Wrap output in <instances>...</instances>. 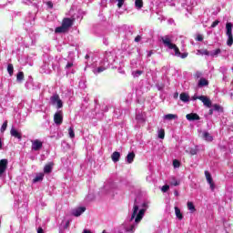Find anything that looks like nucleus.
Returning <instances> with one entry per match:
<instances>
[{
	"label": "nucleus",
	"instance_id": "dca6fc26",
	"mask_svg": "<svg viewBox=\"0 0 233 233\" xmlns=\"http://www.w3.org/2000/svg\"><path fill=\"white\" fill-rule=\"evenodd\" d=\"M139 210V206L135 205L133 207V213L131 215L130 221H133L136 218V216H137V211Z\"/></svg>",
	"mask_w": 233,
	"mask_h": 233
},
{
	"label": "nucleus",
	"instance_id": "49530a36",
	"mask_svg": "<svg viewBox=\"0 0 233 233\" xmlns=\"http://www.w3.org/2000/svg\"><path fill=\"white\" fill-rule=\"evenodd\" d=\"M46 5L49 8H54V4L52 2L49 1L46 3Z\"/></svg>",
	"mask_w": 233,
	"mask_h": 233
},
{
	"label": "nucleus",
	"instance_id": "4468645a",
	"mask_svg": "<svg viewBox=\"0 0 233 233\" xmlns=\"http://www.w3.org/2000/svg\"><path fill=\"white\" fill-rule=\"evenodd\" d=\"M134 159H136V153H134V151H132L127 154V161L130 165V164L134 163Z\"/></svg>",
	"mask_w": 233,
	"mask_h": 233
},
{
	"label": "nucleus",
	"instance_id": "a19ab883",
	"mask_svg": "<svg viewBox=\"0 0 233 233\" xmlns=\"http://www.w3.org/2000/svg\"><path fill=\"white\" fill-rule=\"evenodd\" d=\"M105 70H106V67L99 66V67L97 68V73H98V74H101V72H105Z\"/></svg>",
	"mask_w": 233,
	"mask_h": 233
},
{
	"label": "nucleus",
	"instance_id": "09e8293b",
	"mask_svg": "<svg viewBox=\"0 0 233 233\" xmlns=\"http://www.w3.org/2000/svg\"><path fill=\"white\" fill-rule=\"evenodd\" d=\"M72 66H74L73 63H67L66 66V68H72Z\"/></svg>",
	"mask_w": 233,
	"mask_h": 233
},
{
	"label": "nucleus",
	"instance_id": "5701e85b",
	"mask_svg": "<svg viewBox=\"0 0 233 233\" xmlns=\"http://www.w3.org/2000/svg\"><path fill=\"white\" fill-rule=\"evenodd\" d=\"M164 119H167L168 121H172V119H177V115L167 114V115H165Z\"/></svg>",
	"mask_w": 233,
	"mask_h": 233
},
{
	"label": "nucleus",
	"instance_id": "4be33fe9",
	"mask_svg": "<svg viewBox=\"0 0 233 233\" xmlns=\"http://www.w3.org/2000/svg\"><path fill=\"white\" fill-rule=\"evenodd\" d=\"M213 108L216 112H220L221 114H223V112H225V109H223V106H221L218 104H214Z\"/></svg>",
	"mask_w": 233,
	"mask_h": 233
},
{
	"label": "nucleus",
	"instance_id": "2f4dec72",
	"mask_svg": "<svg viewBox=\"0 0 233 233\" xmlns=\"http://www.w3.org/2000/svg\"><path fill=\"white\" fill-rule=\"evenodd\" d=\"M158 138L159 139H165V129H160L158 131Z\"/></svg>",
	"mask_w": 233,
	"mask_h": 233
},
{
	"label": "nucleus",
	"instance_id": "7c9ffc66",
	"mask_svg": "<svg viewBox=\"0 0 233 233\" xmlns=\"http://www.w3.org/2000/svg\"><path fill=\"white\" fill-rule=\"evenodd\" d=\"M173 167L175 168H179L181 167V162H179L177 159L173 160Z\"/></svg>",
	"mask_w": 233,
	"mask_h": 233
},
{
	"label": "nucleus",
	"instance_id": "c03bdc74",
	"mask_svg": "<svg viewBox=\"0 0 233 233\" xmlns=\"http://www.w3.org/2000/svg\"><path fill=\"white\" fill-rule=\"evenodd\" d=\"M70 227V220H67L66 222V225L64 226L65 230H66Z\"/></svg>",
	"mask_w": 233,
	"mask_h": 233
},
{
	"label": "nucleus",
	"instance_id": "2eb2a0df",
	"mask_svg": "<svg viewBox=\"0 0 233 233\" xmlns=\"http://www.w3.org/2000/svg\"><path fill=\"white\" fill-rule=\"evenodd\" d=\"M120 157H121V154L117 151L113 152V154L111 155V159L114 163H117Z\"/></svg>",
	"mask_w": 233,
	"mask_h": 233
},
{
	"label": "nucleus",
	"instance_id": "f03ea898",
	"mask_svg": "<svg viewBox=\"0 0 233 233\" xmlns=\"http://www.w3.org/2000/svg\"><path fill=\"white\" fill-rule=\"evenodd\" d=\"M161 41L165 46H167L169 50H174L175 56L179 57L181 56V51H179V47L176 44L172 43V40H170V37L168 35L161 36Z\"/></svg>",
	"mask_w": 233,
	"mask_h": 233
},
{
	"label": "nucleus",
	"instance_id": "ea45409f",
	"mask_svg": "<svg viewBox=\"0 0 233 233\" xmlns=\"http://www.w3.org/2000/svg\"><path fill=\"white\" fill-rule=\"evenodd\" d=\"M198 52H203V54H204L205 56H210V53H209L208 50H207V49H200V50H198Z\"/></svg>",
	"mask_w": 233,
	"mask_h": 233
},
{
	"label": "nucleus",
	"instance_id": "aec40b11",
	"mask_svg": "<svg viewBox=\"0 0 233 233\" xmlns=\"http://www.w3.org/2000/svg\"><path fill=\"white\" fill-rule=\"evenodd\" d=\"M180 99L183 101V103H188V101H190V96H188L187 93H181Z\"/></svg>",
	"mask_w": 233,
	"mask_h": 233
},
{
	"label": "nucleus",
	"instance_id": "473e14b6",
	"mask_svg": "<svg viewBox=\"0 0 233 233\" xmlns=\"http://www.w3.org/2000/svg\"><path fill=\"white\" fill-rule=\"evenodd\" d=\"M7 127H8V120H5L1 127V132H5V130H6V128H7Z\"/></svg>",
	"mask_w": 233,
	"mask_h": 233
},
{
	"label": "nucleus",
	"instance_id": "f8f14e48",
	"mask_svg": "<svg viewBox=\"0 0 233 233\" xmlns=\"http://www.w3.org/2000/svg\"><path fill=\"white\" fill-rule=\"evenodd\" d=\"M54 168V162H49L44 167V174H50Z\"/></svg>",
	"mask_w": 233,
	"mask_h": 233
},
{
	"label": "nucleus",
	"instance_id": "e433bc0d",
	"mask_svg": "<svg viewBox=\"0 0 233 233\" xmlns=\"http://www.w3.org/2000/svg\"><path fill=\"white\" fill-rule=\"evenodd\" d=\"M173 181L171 182V185H173V187H178L179 182L176 179V177H172Z\"/></svg>",
	"mask_w": 233,
	"mask_h": 233
},
{
	"label": "nucleus",
	"instance_id": "13d9d810",
	"mask_svg": "<svg viewBox=\"0 0 233 233\" xmlns=\"http://www.w3.org/2000/svg\"><path fill=\"white\" fill-rule=\"evenodd\" d=\"M197 75H198L197 77H199L200 74H199V73H197Z\"/></svg>",
	"mask_w": 233,
	"mask_h": 233
},
{
	"label": "nucleus",
	"instance_id": "a878e982",
	"mask_svg": "<svg viewBox=\"0 0 233 233\" xmlns=\"http://www.w3.org/2000/svg\"><path fill=\"white\" fill-rule=\"evenodd\" d=\"M7 72H8L9 76H14V65L8 64Z\"/></svg>",
	"mask_w": 233,
	"mask_h": 233
},
{
	"label": "nucleus",
	"instance_id": "6ab92c4d",
	"mask_svg": "<svg viewBox=\"0 0 233 233\" xmlns=\"http://www.w3.org/2000/svg\"><path fill=\"white\" fill-rule=\"evenodd\" d=\"M45 177V174L39 173L35 176V177L33 179V183H39V181H43Z\"/></svg>",
	"mask_w": 233,
	"mask_h": 233
},
{
	"label": "nucleus",
	"instance_id": "4c0bfd02",
	"mask_svg": "<svg viewBox=\"0 0 233 233\" xmlns=\"http://www.w3.org/2000/svg\"><path fill=\"white\" fill-rule=\"evenodd\" d=\"M218 25H219V20H215L211 25V28H216Z\"/></svg>",
	"mask_w": 233,
	"mask_h": 233
},
{
	"label": "nucleus",
	"instance_id": "c9c22d12",
	"mask_svg": "<svg viewBox=\"0 0 233 233\" xmlns=\"http://www.w3.org/2000/svg\"><path fill=\"white\" fill-rule=\"evenodd\" d=\"M169 189H170V186L168 185H164L161 188L162 192H168Z\"/></svg>",
	"mask_w": 233,
	"mask_h": 233
},
{
	"label": "nucleus",
	"instance_id": "c756f323",
	"mask_svg": "<svg viewBox=\"0 0 233 233\" xmlns=\"http://www.w3.org/2000/svg\"><path fill=\"white\" fill-rule=\"evenodd\" d=\"M135 5L137 8H143V0H136Z\"/></svg>",
	"mask_w": 233,
	"mask_h": 233
},
{
	"label": "nucleus",
	"instance_id": "37998d69",
	"mask_svg": "<svg viewBox=\"0 0 233 233\" xmlns=\"http://www.w3.org/2000/svg\"><path fill=\"white\" fill-rule=\"evenodd\" d=\"M142 74H143V71H141V70H137V71L135 72V76L137 77L138 76H141Z\"/></svg>",
	"mask_w": 233,
	"mask_h": 233
},
{
	"label": "nucleus",
	"instance_id": "58836bf2",
	"mask_svg": "<svg viewBox=\"0 0 233 233\" xmlns=\"http://www.w3.org/2000/svg\"><path fill=\"white\" fill-rule=\"evenodd\" d=\"M189 154L190 156H196V154H198V149L191 148Z\"/></svg>",
	"mask_w": 233,
	"mask_h": 233
},
{
	"label": "nucleus",
	"instance_id": "864d4df0",
	"mask_svg": "<svg viewBox=\"0 0 233 233\" xmlns=\"http://www.w3.org/2000/svg\"><path fill=\"white\" fill-rule=\"evenodd\" d=\"M187 54H182L181 55L182 59H185V57H187Z\"/></svg>",
	"mask_w": 233,
	"mask_h": 233
},
{
	"label": "nucleus",
	"instance_id": "9b49d317",
	"mask_svg": "<svg viewBox=\"0 0 233 233\" xmlns=\"http://www.w3.org/2000/svg\"><path fill=\"white\" fill-rule=\"evenodd\" d=\"M145 212H147V209L142 208L139 210L138 214L137 215L135 218V223H139L141 219H143V217L145 216Z\"/></svg>",
	"mask_w": 233,
	"mask_h": 233
},
{
	"label": "nucleus",
	"instance_id": "ddd939ff",
	"mask_svg": "<svg viewBox=\"0 0 233 233\" xmlns=\"http://www.w3.org/2000/svg\"><path fill=\"white\" fill-rule=\"evenodd\" d=\"M202 137L203 139H205V141H208V143H212V141H214V137H212L210 135V133L205 131L203 134H202Z\"/></svg>",
	"mask_w": 233,
	"mask_h": 233
},
{
	"label": "nucleus",
	"instance_id": "4d7b16f0",
	"mask_svg": "<svg viewBox=\"0 0 233 233\" xmlns=\"http://www.w3.org/2000/svg\"><path fill=\"white\" fill-rule=\"evenodd\" d=\"M151 56H152V51L149 52L148 57H150Z\"/></svg>",
	"mask_w": 233,
	"mask_h": 233
},
{
	"label": "nucleus",
	"instance_id": "5fc2aeb1",
	"mask_svg": "<svg viewBox=\"0 0 233 233\" xmlns=\"http://www.w3.org/2000/svg\"><path fill=\"white\" fill-rule=\"evenodd\" d=\"M84 233H92V231H90L88 229H84Z\"/></svg>",
	"mask_w": 233,
	"mask_h": 233
},
{
	"label": "nucleus",
	"instance_id": "052dcab7",
	"mask_svg": "<svg viewBox=\"0 0 233 233\" xmlns=\"http://www.w3.org/2000/svg\"><path fill=\"white\" fill-rule=\"evenodd\" d=\"M176 196H177V191L175 192Z\"/></svg>",
	"mask_w": 233,
	"mask_h": 233
},
{
	"label": "nucleus",
	"instance_id": "de8ad7c7",
	"mask_svg": "<svg viewBox=\"0 0 233 233\" xmlns=\"http://www.w3.org/2000/svg\"><path fill=\"white\" fill-rule=\"evenodd\" d=\"M197 41H203V35H198L197 36Z\"/></svg>",
	"mask_w": 233,
	"mask_h": 233
},
{
	"label": "nucleus",
	"instance_id": "c85d7f7f",
	"mask_svg": "<svg viewBox=\"0 0 233 233\" xmlns=\"http://www.w3.org/2000/svg\"><path fill=\"white\" fill-rule=\"evenodd\" d=\"M68 134H69V137H71V139H74V137H76V133L74 132V127L68 128Z\"/></svg>",
	"mask_w": 233,
	"mask_h": 233
},
{
	"label": "nucleus",
	"instance_id": "8fccbe9b",
	"mask_svg": "<svg viewBox=\"0 0 233 233\" xmlns=\"http://www.w3.org/2000/svg\"><path fill=\"white\" fill-rule=\"evenodd\" d=\"M192 99L193 101H197V99H199V96L195 95L193 96Z\"/></svg>",
	"mask_w": 233,
	"mask_h": 233
},
{
	"label": "nucleus",
	"instance_id": "1a4fd4ad",
	"mask_svg": "<svg viewBox=\"0 0 233 233\" xmlns=\"http://www.w3.org/2000/svg\"><path fill=\"white\" fill-rule=\"evenodd\" d=\"M10 134L13 137L19 139V141H21V139H23V135L21 133H19V131H17V129H15V127L11 128Z\"/></svg>",
	"mask_w": 233,
	"mask_h": 233
},
{
	"label": "nucleus",
	"instance_id": "cd10ccee",
	"mask_svg": "<svg viewBox=\"0 0 233 233\" xmlns=\"http://www.w3.org/2000/svg\"><path fill=\"white\" fill-rule=\"evenodd\" d=\"M227 45H228V46H232V45H233V35H228Z\"/></svg>",
	"mask_w": 233,
	"mask_h": 233
},
{
	"label": "nucleus",
	"instance_id": "a211bd4d",
	"mask_svg": "<svg viewBox=\"0 0 233 233\" xmlns=\"http://www.w3.org/2000/svg\"><path fill=\"white\" fill-rule=\"evenodd\" d=\"M226 29H227L226 35H232V23L228 22L226 24Z\"/></svg>",
	"mask_w": 233,
	"mask_h": 233
},
{
	"label": "nucleus",
	"instance_id": "bb28decb",
	"mask_svg": "<svg viewBox=\"0 0 233 233\" xmlns=\"http://www.w3.org/2000/svg\"><path fill=\"white\" fill-rule=\"evenodd\" d=\"M16 79L17 81H23V79H25V73H23V71L18 72Z\"/></svg>",
	"mask_w": 233,
	"mask_h": 233
},
{
	"label": "nucleus",
	"instance_id": "79ce46f5",
	"mask_svg": "<svg viewBox=\"0 0 233 233\" xmlns=\"http://www.w3.org/2000/svg\"><path fill=\"white\" fill-rule=\"evenodd\" d=\"M209 187H210L212 192H214V190L216 188V184H214V182H211V183H209Z\"/></svg>",
	"mask_w": 233,
	"mask_h": 233
},
{
	"label": "nucleus",
	"instance_id": "f257e3e1",
	"mask_svg": "<svg viewBox=\"0 0 233 233\" xmlns=\"http://www.w3.org/2000/svg\"><path fill=\"white\" fill-rule=\"evenodd\" d=\"M75 21L76 18H63L61 26H58L55 29L56 34H66V32H68V30L74 26Z\"/></svg>",
	"mask_w": 233,
	"mask_h": 233
},
{
	"label": "nucleus",
	"instance_id": "b1692460",
	"mask_svg": "<svg viewBox=\"0 0 233 233\" xmlns=\"http://www.w3.org/2000/svg\"><path fill=\"white\" fill-rule=\"evenodd\" d=\"M205 176L208 184L214 182V179H212V175H210V172L205 171Z\"/></svg>",
	"mask_w": 233,
	"mask_h": 233
},
{
	"label": "nucleus",
	"instance_id": "423d86ee",
	"mask_svg": "<svg viewBox=\"0 0 233 233\" xmlns=\"http://www.w3.org/2000/svg\"><path fill=\"white\" fill-rule=\"evenodd\" d=\"M199 101H201L204 105V106H207L208 108H212V101L208 96H200Z\"/></svg>",
	"mask_w": 233,
	"mask_h": 233
},
{
	"label": "nucleus",
	"instance_id": "f704fd0d",
	"mask_svg": "<svg viewBox=\"0 0 233 233\" xmlns=\"http://www.w3.org/2000/svg\"><path fill=\"white\" fill-rule=\"evenodd\" d=\"M218 54H221L220 48L215 49L214 52L211 54V56L214 57V56H218Z\"/></svg>",
	"mask_w": 233,
	"mask_h": 233
},
{
	"label": "nucleus",
	"instance_id": "6e6d98bb",
	"mask_svg": "<svg viewBox=\"0 0 233 233\" xmlns=\"http://www.w3.org/2000/svg\"><path fill=\"white\" fill-rule=\"evenodd\" d=\"M179 96V94L176 93V94L174 95L175 99H177V96Z\"/></svg>",
	"mask_w": 233,
	"mask_h": 233
},
{
	"label": "nucleus",
	"instance_id": "a18cd8bd",
	"mask_svg": "<svg viewBox=\"0 0 233 233\" xmlns=\"http://www.w3.org/2000/svg\"><path fill=\"white\" fill-rule=\"evenodd\" d=\"M139 41H141V35H138L135 37V42L139 43Z\"/></svg>",
	"mask_w": 233,
	"mask_h": 233
},
{
	"label": "nucleus",
	"instance_id": "f3484780",
	"mask_svg": "<svg viewBox=\"0 0 233 233\" xmlns=\"http://www.w3.org/2000/svg\"><path fill=\"white\" fill-rule=\"evenodd\" d=\"M175 214L179 221L183 219V213H181V209H179V208L175 207Z\"/></svg>",
	"mask_w": 233,
	"mask_h": 233
},
{
	"label": "nucleus",
	"instance_id": "bf43d9fd",
	"mask_svg": "<svg viewBox=\"0 0 233 233\" xmlns=\"http://www.w3.org/2000/svg\"><path fill=\"white\" fill-rule=\"evenodd\" d=\"M88 57H89L88 55H86V59H88Z\"/></svg>",
	"mask_w": 233,
	"mask_h": 233
},
{
	"label": "nucleus",
	"instance_id": "7ed1b4c3",
	"mask_svg": "<svg viewBox=\"0 0 233 233\" xmlns=\"http://www.w3.org/2000/svg\"><path fill=\"white\" fill-rule=\"evenodd\" d=\"M51 102H52V105H56V103L57 108H63V101L59 97V95L56 94L53 96H51Z\"/></svg>",
	"mask_w": 233,
	"mask_h": 233
},
{
	"label": "nucleus",
	"instance_id": "412c9836",
	"mask_svg": "<svg viewBox=\"0 0 233 233\" xmlns=\"http://www.w3.org/2000/svg\"><path fill=\"white\" fill-rule=\"evenodd\" d=\"M198 86H208V80H207V78H200V80L198 81Z\"/></svg>",
	"mask_w": 233,
	"mask_h": 233
},
{
	"label": "nucleus",
	"instance_id": "72a5a7b5",
	"mask_svg": "<svg viewBox=\"0 0 233 233\" xmlns=\"http://www.w3.org/2000/svg\"><path fill=\"white\" fill-rule=\"evenodd\" d=\"M136 119L138 123H145V118H143V116L141 115H137Z\"/></svg>",
	"mask_w": 233,
	"mask_h": 233
},
{
	"label": "nucleus",
	"instance_id": "20e7f679",
	"mask_svg": "<svg viewBox=\"0 0 233 233\" xmlns=\"http://www.w3.org/2000/svg\"><path fill=\"white\" fill-rule=\"evenodd\" d=\"M32 150H35V152H37L43 148V142L39 139L32 140Z\"/></svg>",
	"mask_w": 233,
	"mask_h": 233
},
{
	"label": "nucleus",
	"instance_id": "6e6552de",
	"mask_svg": "<svg viewBox=\"0 0 233 233\" xmlns=\"http://www.w3.org/2000/svg\"><path fill=\"white\" fill-rule=\"evenodd\" d=\"M86 210V208L85 207H79L72 210V216H75V218H79L83 212Z\"/></svg>",
	"mask_w": 233,
	"mask_h": 233
},
{
	"label": "nucleus",
	"instance_id": "0eeeda50",
	"mask_svg": "<svg viewBox=\"0 0 233 233\" xmlns=\"http://www.w3.org/2000/svg\"><path fill=\"white\" fill-rule=\"evenodd\" d=\"M54 121L56 125L63 124V111L60 110L54 115Z\"/></svg>",
	"mask_w": 233,
	"mask_h": 233
},
{
	"label": "nucleus",
	"instance_id": "39448f33",
	"mask_svg": "<svg viewBox=\"0 0 233 233\" xmlns=\"http://www.w3.org/2000/svg\"><path fill=\"white\" fill-rule=\"evenodd\" d=\"M6 168H8V159L3 158L0 160V176L6 172Z\"/></svg>",
	"mask_w": 233,
	"mask_h": 233
},
{
	"label": "nucleus",
	"instance_id": "9d476101",
	"mask_svg": "<svg viewBox=\"0 0 233 233\" xmlns=\"http://www.w3.org/2000/svg\"><path fill=\"white\" fill-rule=\"evenodd\" d=\"M186 119H187V121H199L200 117L198 113H190L186 116Z\"/></svg>",
	"mask_w": 233,
	"mask_h": 233
},
{
	"label": "nucleus",
	"instance_id": "393cba45",
	"mask_svg": "<svg viewBox=\"0 0 233 233\" xmlns=\"http://www.w3.org/2000/svg\"><path fill=\"white\" fill-rule=\"evenodd\" d=\"M187 208L190 210V212H196V206H194L193 202H187Z\"/></svg>",
	"mask_w": 233,
	"mask_h": 233
},
{
	"label": "nucleus",
	"instance_id": "603ef678",
	"mask_svg": "<svg viewBox=\"0 0 233 233\" xmlns=\"http://www.w3.org/2000/svg\"><path fill=\"white\" fill-rule=\"evenodd\" d=\"M208 114H209V116H212V114H214V109H209Z\"/></svg>",
	"mask_w": 233,
	"mask_h": 233
},
{
	"label": "nucleus",
	"instance_id": "3c124183",
	"mask_svg": "<svg viewBox=\"0 0 233 233\" xmlns=\"http://www.w3.org/2000/svg\"><path fill=\"white\" fill-rule=\"evenodd\" d=\"M37 233H45V231H43V228H38Z\"/></svg>",
	"mask_w": 233,
	"mask_h": 233
}]
</instances>
